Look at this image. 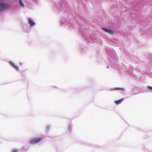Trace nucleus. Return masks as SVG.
Listing matches in <instances>:
<instances>
[{
	"label": "nucleus",
	"mask_w": 152,
	"mask_h": 152,
	"mask_svg": "<svg viewBox=\"0 0 152 152\" xmlns=\"http://www.w3.org/2000/svg\"><path fill=\"white\" fill-rule=\"evenodd\" d=\"M8 6V4L6 3H0V12L3 11Z\"/></svg>",
	"instance_id": "1"
},
{
	"label": "nucleus",
	"mask_w": 152,
	"mask_h": 152,
	"mask_svg": "<svg viewBox=\"0 0 152 152\" xmlns=\"http://www.w3.org/2000/svg\"><path fill=\"white\" fill-rule=\"evenodd\" d=\"M42 139L40 138H35L31 140L30 143L31 144H35L39 142Z\"/></svg>",
	"instance_id": "2"
},
{
	"label": "nucleus",
	"mask_w": 152,
	"mask_h": 152,
	"mask_svg": "<svg viewBox=\"0 0 152 152\" xmlns=\"http://www.w3.org/2000/svg\"><path fill=\"white\" fill-rule=\"evenodd\" d=\"M102 31H105L110 34H113V33L112 32V31L111 30L107 28H102Z\"/></svg>",
	"instance_id": "3"
},
{
	"label": "nucleus",
	"mask_w": 152,
	"mask_h": 152,
	"mask_svg": "<svg viewBox=\"0 0 152 152\" xmlns=\"http://www.w3.org/2000/svg\"><path fill=\"white\" fill-rule=\"evenodd\" d=\"M10 64L16 70H18L19 69L18 67L16 66L15 64L13 62H10Z\"/></svg>",
	"instance_id": "4"
},
{
	"label": "nucleus",
	"mask_w": 152,
	"mask_h": 152,
	"mask_svg": "<svg viewBox=\"0 0 152 152\" xmlns=\"http://www.w3.org/2000/svg\"><path fill=\"white\" fill-rule=\"evenodd\" d=\"M28 23L31 26H33L35 25V23L31 19L29 18L28 19Z\"/></svg>",
	"instance_id": "5"
},
{
	"label": "nucleus",
	"mask_w": 152,
	"mask_h": 152,
	"mask_svg": "<svg viewBox=\"0 0 152 152\" xmlns=\"http://www.w3.org/2000/svg\"><path fill=\"white\" fill-rule=\"evenodd\" d=\"M123 99H121L119 100L116 101L115 102V103L116 104H118L121 103L123 101Z\"/></svg>",
	"instance_id": "6"
},
{
	"label": "nucleus",
	"mask_w": 152,
	"mask_h": 152,
	"mask_svg": "<svg viewBox=\"0 0 152 152\" xmlns=\"http://www.w3.org/2000/svg\"><path fill=\"white\" fill-rule=\"evenodd\" d=\"M20 5L21 7H24V5L21 0H19Z\"/></svg>",
	"instance_id": "7"
},
{
	"label": "nucleus",
	"mask_w": 152,
	"mask_h": 152,
	"mask_svg": "<svg viewBox=\"0 0 152 152\" xmlns=\"http://www.w3.org/2000/svg\"><path fill=\"white\" fill-rule=\"evenodd\" d=\"M115 89L120 91H122L124 90V88H115Z\"/></svg>",
	"instance_id": "8"
},
{
	"label": "nucleus",
	"mask_w": 152,
	"mask_h": 152,
	"mask_svg": "<svg viewBox=\"0 0 152 152\" xmlns=\"http://www.w3.org/2000/svg\"><path fill=\"white\" fill-rule=\"evenodd\" d=\"M12 152H18V151L16 149H13Z\"/></svg>",
	"instance_id": "9"
},
{
	"label": "nucleus",
	"mask_w": 152,
	"mask_h": 152,
	"mask_svg": "<svg viewBox=\"0 0 152 152\" xmlns=\"http://www.w3.org/2000/svg\"><path fill=\"white\" fill-rule=\"evenodd\" d=\"M148 88L150 90H152V87L148 86Z\"/></svg>",
	"instance_id": "10"
}]
</instances>
